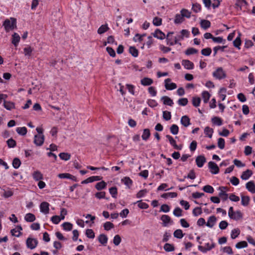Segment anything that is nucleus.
Segmentation results:
<instances>
[{
	"label": "nucleus",
	"instance_id": "nucleus-1",
	"mask_svg": "<svg viewBox=\"0 0 255 255\" xmlns=\"http://www.w3.org/2000/svg\"><path fill=\"white\" fill-rule=\"evenodd\" d=\"M3 26L6 32L13 30L16 27V20L14 18L11 17L4 20Z\"/></svg>",
	"mask_w": 255,
	"mask_h": 255
},
{
	"label": "nucleus",
	"instance_id": "nucleus-2",
	"mask_svg": "<svg viewBox=\"0 0 255 255\" xmlns=\"http://www.w3.org/2000/svg\"><path fill=\"white\" fill-rule=\"evenodd\" d=\"M213 76L216 79L222 80L225 78L227 76L225 71L222 67L217 68L215 71L213 72Z\"/></svg>",
	"mask_w": 255,
	"mask_h": 255
},
{
	"label": "nucleus",
	"instance_id": "nucleus-3",
	"mask_svg": "<svg viewBox=\"0 0 255 255\" xmlns=\"http://www.w3.org/2000/svg\"><path fill=\"white\" fill-rule=\"evenodd\" d=\"M173 32H168L166 36L167 44L169 45H173L178 43V41L180 40V39L177 36L174 37L173 38L170 37V35L173 34Z\"/></svg>",
	"mask_w": 255,
	"mask_h": 255
},
{
	"label": "nucleus",
	"instance_id": "nucleus-4",
	"mask_svg": "<svg viewBox=\"0 0 255 255\" xmlns=\"http://www.w3.org/2000/svg\"><path fill=\"white\" fill-rule=\"evenodd\" d=\"M26 244L28 248L32 250L36 247L38 244V241L34 238H28L26 240Z\"/></svg>",
	"mask_w": 255,
	"mask_h": 255
},
{
	"label": "nucleus",
	"instance_id": "nucleus-5",
	"mask_svg": "<svg viewBox=\"0 0 255 255\" xmlns=\"http://www.w3.org/2000/svg\"><path fill=\"white\" fill-rule=\"evenodd\" d=\"M219 190L220 197L224 201L226 200L228 198V195L226 192L229 190V188L225 186H220L219 187Z\"/></svg>",
	"mask_w": 255,
	"mask_h": 255
},
{
	"label": "nucleus",
	"instance_id": "nucleus-6",
	"mask_svg": "<svg viewBox=\"0 0 255 255\" xmlns=\"http://www.w3.org/2000/svg\"><path fill=\"white\" fill-rule=\"evenodd\" d=\"M44 141L43 134H37L34 136V143L37 146H41Z\"/></svg>",
	"mask_w": 255,
	"mask_h": 255
},
{
	"label": "nucleus",
	"instance_id": "nucleus-7",
	"mask_svg": "<svg viewBox=\"0 0 255 255\" xmlns=\"http://www.w3.org/2000/svg\"><path fill=\"white\" fill-rule=\"evenodd\" d=\"M208 166L209 169H210V171L212 174H218L219 172V168L217 165L213 161H210L208 163Z\"/></svg>",
	"mask_w": 255,
	"mask_h": 255
},
{
	"label": "nucleus",
	"instance_id": "nucleus-8",
	"mask_svg": "<svg viewBox=\"0 0 255 255\" xmlns=\"http://www.w3.org/2000/svg\"><path fill=\"white\" fill-rule=\"evenodd\" d=\"M166 137L168 139L170 144L174 147V149L177 150H181L182 146L181 145H178L176 144V142L174 139L170 135H166Z\"/></svg>",
	"mask_w": 255,
	"mask_h": 255
},
{
	"label": "nucleus",
	"instance_id": "nucleus-9",
	"mask_svg": "<svg viewBox=\"0 0 255 255\" xmlns=\"http://www.w3.org/2000/svg\"><path fill=\"white\" fill-rule=\"evenodd\" d=\"M165 87L166 90H172L177 88V85L174 83H170L171 79L167 78L165 80Z\"/></svg>",
	"mask_w": 255,
	"mask_h": 255
},
{
	"label": "nucleus",
	"instance_id": "nucleus-10",
	"mask_svg": "<svg viewBox=\"0 0 255 255\" xmlns=\"http://www.w3.org/2000/svg\"><path fill=\"white\" fill-rule=\"evenodd\" d=\"M40 211L45 214H47L49 211V204L46 202H43L40 205Z\"/></svg>",
	"mask_w": 255,
	"mask_h": 255
},
{
	"label": "nucleus",
	"instance_id": "nucleus-11",
	"mask_svg": "<svg viewBox=\"0 0 255 255\" xmlns=\"http://www.w3.org/2000/svg\"><path fill=\"white\" fill-rule=\"evenodd\" d=\"M206 161V159L204 155H199L196 158V163L199 167H202Z\"/></svg>",
	"mask_w": 255,
	"mask_h": 255
},
{
	"label": "nucleus",
	"instance_id": "nucleus-12",
	"mask_svg": "<svg viewBox=\"0 0 255 255\" xmlns=\"http://www.w3.org/2000/svg\"><path fill=\"white\" fill-rule=\"evenodd\" d=\"M152 34L154 37L160 40L164 39L165 38V34L158 29L155 30Z\"/></svg>",
	"mask_w": 255,
	"mask_h": 255
},
{
	"label": "nucleus",
	"instance_id": "nucleus-13",
	"mask_svg": "<svg viewBox=\"0 0 255 255\" xmlns=\"http://www.w3.org/2000/svg\"><path fill=\"white\" fill-rule=\"evenodd\" d=\"M247 190L252 193H255V185L253 181H250L246 184Z\"/></svg>",
	"mask_w": 255,
	"mask_h": 255
},
{
	"label": "nucleus",
	"instance_id": "nucleus-14",
	"mask_svg": "<svg viewBox=\"0 0 255 255\" xmlns=\"http://www.w3.org/2000/svg\"><path fill=\"white\" fill-rule=\"evenodd\" d=\"M231 219H233L234 220H239L243 218V214L240 211H237L234 212L231 215V217H229Z\"/></svg>",
	"mask_w": 255,
	"mask_h": 255
},
{
	"label": "nucleus",
	"instance_id": "nucleus-15",
	"mask_svg": "<svg viewBox=\"0 0 255 255\" xmlns=\"http://www.w3.org/2000/svg\"><path fill=\"white\" fill-rule=\"evenodd\" d=\"M58 177L61 179L63 178H68L70 179L73 181H76V178L75 176L67 173H60L58 175Z\"/></svg>",
	"mask_w": 255,
	"mask_h": 255
},
{
	"label": "nucleus",
	"instance_id": "nucleus-16",
	"mask_svg": "<svg viewBox=\"0 0 255 255\" xmlns=\"http://www.w3.org/2000/svg\"><path fill=\"white\" fill-rule=\"evenodd\" d=\"M182 64L186 69H192L194 67L193 63L188 60H183L182 61Z\"/></svg>",
	"mask_w": 255,
	"mask_h": 255
},
{
	"label": "nucleus",
	"instance_id": "nucleus-17",
	"mask_svg": "<svg viewBox=\"0 0 255 255\" xmlns=\"http://www.w3.org/2000/svg\"><path fill=\"white\" fill-rule=\"evenodd\" d=\"M252 174L253 172L250 169H247L242 173L241 177L243 180H248L252 175Z\"/></svg>",
	"mask_w": 255,
	"mask_h": 255
},
{
	"label": "nucleus",
	"instance_id": "nucleus-18",
	"mask_svg": "<svg viewBox=\"0 0 255 255\" xmlns=\"http://www.w3.org/2000/svg\"><path fill=\"white\" fill-rule=\"evenodd\" d=\"M180 122L181 124L185 127H187L190 125V120L187 116L182 117Z\"/></svg>",
	"mask_w": 255,
	"mask_h": 255
},
{
	"label": "nucleus",
	"instance_id": "nucleus-19",
	"mask_svg": "<svg viewBox=\"0 0 255 255\" xmlns=\"http://www.w3.org/2000/svg\"><path fill=\"white\" fill-rule=\"evenodd\" d=\"M216 222V218L214 216H212L208 218V221L206 223V226L212 228Z\"/></svg>",
	"mask_w": 255,
	"mask_h": 255
},
{
	"label": "nucleus",
	"instance_id": "nucleus-20",
	"mask_svg": "<svg viewBox=\"0 0 255 255\" xmlns=\"http://www.w3.org/2000/svg\"><path fill=\"white\" fill-rule=\"evenodd\" d=\"M161 220L163 222V226L166 227L167 226V224L171 222V218L170 217L167 215H163L161 217Z\"/></svg>",
	"mask_w": 255,
	"mask_h": 255
},
{
	"label": "nucleus",
	"instance_id": "nucleus-21",
	"mask_svg": "<svg viewBox=\"0 0 255 255\" xmlns=\"http://www.w3.org/2000/svg\"><path fill=\"white\" fill-rule=\"evenodd\" d=\"M108 237L105 234H101L98 237L99 242L103 246H106L108 242Z\"/></svg>",
	"mask_w": 255,
	"mask_h": 255
},
{
	"label": "nucleus",
	"instance_id": "nucleus-22",
	"mask_svg": "<svg viewBox=\"0 0 255 255\" xmlns=\"http://www.w3.org/2000/svg\"><path fill=\"white\" fill-rule=\"evenodd\" d=\"M3 106L7 110H11L15 108L14 103L9 101H4Z\"/></svg>",
	"mask_w": 255,
	"mask_h": 255
},
{
	"label": "nucleus",
	"instance_id": "nucleus-23",
	"mask_svg": "<svg viewBox=\"0 0 255 255\" xmlns=\"http://www.w3.org/2000/svg\"><path fill=\"white\" fill-rule=\"evenodd\" d=\"M25 220L27 222H32L36 219L35 216L32 213H27L25 215Z\"/></svg>",
	"mask_w": 255,
	"mask_h": 255
},
{
	"label": "nucleus",
	"instance_id": "nucleus-24",
	"mask_svg": "<svg viewBox=\"0 0 255 255\" xmlns=\"http://www.w3.org/2000/svg\"><path fill=\"white\" fill-rule=\"evenodd\" d=\"M140 82L143 86H149L153 83V80L151 78L145 77L141 80Z\"/></svg>",
	"mask_w": 255,
	"mask_h": 255
},
{
	"label": "nucleus",
	"instance_id": "nucleus-25",
	"mask_svg": "<svg viewBox=\"0 0 255 255\" xmlns=\"http://www.w3.org/2000/svg\"><path fill=\"white\" fill-rule=\"evenodd\" d=\"M185 19L181 14H176L175 16L174 22L175 24H180L184 21Z\"/></svg>",
	"mask_w": 255,
	"mask_h": 255
},
{
	"label": "nucleus",
	"instance_id": "nucleus-26",
	"mask_svg": "<svg viewBox=\"0 0 255 255\" xmlns=\"http://www.w3.org/2000/svg\"><path fill=\"white\" fill-rule=\"evenodd\" d=\"M122 182L125 184L128 188L131 186L132 181L128 177H125L122 179Z\"/></svg>",
	"mask_w": 255,
	"mask_h": 255
},
{
	"label": "nucleus",
	"instance_id": "nucleus-27",
	"mask_svg": "<svg viewBox=\"0 0 255 255\" xmlns=\"http://www.w3.org/2000/svg\"><path fill=\"white\" fill-rule=\"evenodd\" d=\"M109 28L107 24L102 25L98 29L97 32L99 34H102L109 30Z\"/></svg>",
	"mask_w": 255,
	"mask_h": 255
},
{
	"label": "nucleus",
	"instance_id": "nucleus-28",
	"mask_svg": "<svg viewBox=\"0 0 255 255\" xmlns=\"http://www.w3.org/2000/svg\"><path fill=\"white\" fill-rule=\"evenodd\" d=\"M200 25L202 28L207 29L210 27L211 23L209 20L204 19L201 20Z\"/></svg>",
	"mask_w": 255,
	"mask_h": 255
},
{
	"label": "nucleus",
	"instance_id": "nucleus-29",
	"mask_svg": "<svg viewBox=\"0 0 255 255\" xmlns=\"http://www.w3.org/2000/svg\"><path fill=\"white\" fill-rule=\"evenodd\" d=\"M20 38V36L17 33H14V34L12 36V44H13L15 46H17L19 43Z\"/></svg>",
	"mask_w": 255,
	"mask_h": 255
},
{
	"label": "nucleus",
	"instance_id": "nucleus-30",
	"mask_svg": "<svg viewBox=\"0 0 255 255\" xmlns=\"http://www.w3.org/2000/svg\"><path fill=\"white\" fill-rule=\"evenodd\" d=\"M32 176L33 179L36 181H38L43 179V175L39 171H34L32 174Z\"/></svg>",
	"mask_w": 255,
	"mask_h": 255
},
{
	"label": "nucleus",
	"instance_id": "nucleus-31",
	"mask_svg": "<svg viewBox=\"0 0 255 255\" xmlns=\"http://www.w3.org/2000/svg\"><path fill=\"white\" fill-rule=\"evenodd\" d=\"M150 135V132L149 129L148 128H145L143 130L141 137L143 140H146L148 139Z\"/></svg>",
	"mask_w": 255,
	"mask_h": 255
},
{
	"label": "nucleus",
	"instance_id": "nucleus-32",
	"mask_svg": "<svg viewBox=\"0 0 255 255\" xmlns=\"http://www.w3.org/2000/svg\"><path fill=\"white\" fill-rule=\"evenodd\" d=\"M250 198L248 196H241V203L242 205L247 206L249 205Z\"/></svg>",
	"mask_w": 255,
	"mask_h": 255
},
{
	"label": "nucleus",
	"instance_id": "nucleus-33",
	"mask_svg": "<svg viewBox=\"0 0 255 255\" xmlns=\"http://www.w3.org/2000/svg\"><path fill=\"white\" fill-rule=\"evenodd\" d=\"M162 100H163V104L168 106H172L173 104V101L167 96H163L162 97Z\"/></svg>",
	"mask_w": 255,
	"mask_h": 255
},
{
	"label": "nucleus",
	"instance_id": "nucleus-34",
	"mask_svg": "<svg viewBox=\"0 0 255 255\" xmlns=\"http://www.w3.org/2000/svg\"><path fill=\"white\" fill-rule=\"evenodd\" d=\"M180 13L184 18L186 17L189 18L191 17V12L187 9H182L180 11Z\"/></svg>",
	"mask_w": 255,
	"mask_h": 255
},
{
	"label": "nucleus",
	"instance_id": "nucleus-35",
	"mask_svg": "<svg viewBox=\"0 0 255 255\" xmlns=\"http://www.w3.org/2000/svg\"><path fill=\"white\" fill-rule=\"evenodd\" d=\"M173 236L175 238L177 239H181L184 236V234L181 229H177L173 233Z\"/></svg>",
	"mask_w": 255,
	"mask_h": 255
},
{
	"label": "nucleus",
	"instance_id": "nucleus-36",
	"mask_svg": "<svg viewBox=\"0 0 255 255\" xmlns=\"http://www.w3.org/2000/svg\"><path fill=\"white\" fill-rule=\"evenodd\" d=\"M177 196V194L175 192H169L166 193H164L161 195V197L163 198H175Z\"/></svg>",
	"mask_w": 255,
	"mask_h": 255
},
{
	"label": "nucleus",
	"instance_id": "nucleus-37",
	"mask_svg": "<svg viewBox=\"0 0 255 255\" xmlns=\"http://www.w3.org/2000/svg\"><path fill=\"white\" fill-rule=\"evenodd\" d=\"M129 52L131 54L132 56L134 57H137L138 55V50L133 46H130L129 48Z\"/></svg>",
	"mask_w": 255,
	"mask_h": 255
},
{
	"label": "nucleus",
	"instance_id": "nucleus-38",
	"mask_svg": "<svg viewBox=\"0 0 255 255\" xmlns=\"http://www.w3.org/2000/svg\"><path fill=\"white\" fill-rule=\"evenodd\" d=\"M192 10L195 13L200 12L201 10V6L199 3H195L192 4Z\"/></svg>",
	"mask_w": 255,
	"mask_h": 255
},
{
	"label": "nucleus",
	"instance_id": "nucleus-39",
	"mask_svg": "<svg viewBox=\"0 0 255 255\" xmlns=\"http://www.w3.org/2000/svg\"><path fill=\"white\" fill-rule=\"evenodd\" d=\"M106 185V183L104 181H102L101 182H98L96 184L95 188L98 190H101L105 188Z\"/></svg>",
	"mask_w": 255,
	"mask_h": 255
},
{
	"label": "nucleus",
	"instance_id": "nucleus-40",
	"mask_svg": "<svg viewBox=\"0 0 255 255\" xmlns=\"http://www.w3.org/2000/svg\"><path fill=\"white\" fill-rule=\"evenodd\" d=\"M240 230L239 229H238V228L234 229L231 232V237L232 239H235L237 237H238V236L240 235Z\"/></svg>",
	"mask_w": 255,
	"mask_h": 255
},
{
	"label": "nucleus",
	"instance_id": "nucleus-41",
	"mask_svg": "<svg viewBox=\"0 0 255 255\" xmlns=\"http://www.w3.org/2000/svg\"><path fill=\"white\" fill-rule=\"evenodd\" d=\"M212 123L216 125L220 126L222 125V121L220 118L218 117H214L212 119Z\"/></svg>",
	"mask_w": 255,
	"mask_h": 255
},
{
	"label": "nucleus",
	"instance_id": "nucleus-42",
	"mask_svg": "<svg viewBox=\"0 0 255 255\" xmlns=\"http://www.w3.org/2000/svg\"><path fill=\"white\" fill-rule=\"evenodd\" d=\"M163 248L166 252H168L174 251L175 250V248L173 245L168 243H166L164 245Z\"/></svg>",
	"mask_w": 255,
	"mask_h": 255
},
{
	"label": "nucleus",
	"instance_id": "nucleus-43",
	"mask_svg": "<svg viewBox=\"0 0 255 255\" xmlns=\"http://www.w3.org/2000/svg\"><path fill=\"white\" fill-rule=\"evenodd\" d=\"M247 4V2L246 0H236L235 5L239 7L240 9H242L243 6L246 5Z\"/></svg>",
	"mask_w": 255,
	"mask_h": 255
},
{
	"label": "nucleus",
	"instance_id": "nucleus-44",
	"mask_svg": "<svg viewBox=\"0 0 255 255\" xmlns=\"http://www.w3.org/2000/svg\"><path fill=\"white\" fill-rule=\"evenodd\" d=\"M60 158L64 160L67 161L70 159L71 155L68 153L62 152L59 155Z\"/></svg>",
	"mask_w": 255,
	"mask_h": 255
},
{
	"label": "nucleus",
	"instance_id": "nucleus-45",
	"mask_svg": "<svg viewBox=\"0 0 255 255\" xmlns=\"http://www.w3.org/2000/svg\"><path fill=\"white\" fill-rule=\"evenodd\" d=\"M171 133L174 135H176L178 133L179 128L176 125H172L170 128Z\"/></svg>",
	"mask_w": 255,
	"mask_h": 255
},
{
	"label": "nucleus",
	"instance_id": "nucleus-46",
	"mask_svg": "<svg viewBox=\"0 0 255 255\" xmlns=\"http://www.w3.org/2000/svg\"><path fill=\"white\" fill-rule=\"evenodd\" d=\"M205 134L209 138H211L213 133V129L208 127H206L204 129Z\"/></svg>",
	"mask_w": 255,
	"mask_h": 255
},
{
	"label": "nucleus",
	"instance_id": "nucleus-47",
	"mask_svg": "<svg viewBox=\"0 0 255 255\" xmlns=\"http://www.w3.org/2000/svg\"><path fill=\"white\" fill-rule=\"evenodd\" d=\"M192 102L193 105L194 107H197L200 106L201 103V99L199 97H193L192 99Z\"/></svg>",
	"mask_w": 255,
	"mask_h": 255
},
{
	"label": "nucleus",
	"instance_id": "nucleus-48",
	"mask_svg": "<svg viewBox=\"0 0 255 255\" xmlns=\"http://www.w3.org/2000/svg\"><path fill=\"white\" fill-rule=\"evenodd\" d=\"M202 98L203 99L204 102L206 103L208 102L210 98V94L207 91H204L202 93Z\"/></svg>",
	"mask_w": 255,
	"mask_h": 255
},
{
	"label": "nucleus",
	"instance_id": "nucleus-49",
	"mask_svg": "<svg viewBox=\"0 0 255 255\" xmlns=\"http://www.w3.org/2000/svg\"><path fill=\"white\" fill-rule=\"evenodd\" d=\"M217 143L218 146L220 149H223L225 148V141L224 138L221 137L218 138Z\"/></svg>",
	"mask_w": 255,
	"mask_h": 255
},
{
	"label": "nucleus",
	"instance_id": "nucleus-50",
	"mask_svg": "<svg viewBox=\"0 0 255 255\" xmlns=\"http://www.w3.org/2000/svg\"><path fill=\"white\" fill-rule=\"evenodd\" d=\"M16 131L19 134L22 135H24L27 133V129L25 127L17 128Z\"/></svg>",
	"mask_w": 255,
	"mask_h": 255
},
{
	"label": "nucleus",
	"instance_id": "nucleus-51",
	"mask_svg": "<svg viewBox=\"0 0 255 255\" xmlns=\"http://www.w3.org/2000/svg\"><path fill=\"white\" fill-rule=\"evenodd\" d=\"M20 164H21V161L19 158H14V159L13 160V161H12V166L14 168L17 169L18 168H19Z\"/></svg>",
	"mask_w": 255,
	"mask_h": 255
},
{
	"label": "nucleus",
	"instance_id": "nucleus-52",
	"mask_svg": "<svg viewBox=\"0 0 255 255\" xmlns=\"http://www.w3.org/2000/svg\"><path fill=\"white\" fill-rule=\"evenodd\" d=\"M104 229L106 231H109L110 230L113 229L114 227V224L110 222H106L104 224Z\"/></svg>",
	"mask_w": 255,
	"mask_h": 255
},
{
	"label": "nucleus",
	"instance_id": "nucleus-53",
	"mask_svg": "<svg viewBox=\"0 0 255 255\" xmlns=\"http://www.w3.org/2000/svg\"><path fill=\"white\" fill-rule=\"evenodd\" d=\"M203 190L204 192L208 193H213L214 191L213 187L209 185L204 186Z\"/></svg>",
	"mask_w": 255,
	"mask_h": 255
},
{
	"label": "nucleus",
	"instance_id": "nucleus-54",
	"mask_svg": "<svg viewBox=\"0 0 255 255\" xmlns=\"http://www.w3.org/2000/svg\"><path fill=\"white\" fill-rule=\"evenodd\" d=\"M181 35H179L178 36L179 39H180V40L181 39H183L184 38V36H185L186 37H188L189 35V32L186 29H183L181 31Z\"/></svg>",
	"mask_w": 255,
	"mask_h": 255
},
{
	"label": "nucleus",
	"instance_id": "nucleus-55",
	"mask_svg": "<svg viewBox=\"0 0 255 255\" xmlns=\"http://www.w3.org/2000/svg\"><path fill=\"white\" fill-rule=\"evenodd\" d=\"M173 214L176 217H181L182 216V210L179 207L176 208L173 211Z\"/></svg>",
	"mask_w": 255,
	"mask_h": 255
},
{
	"label": "nucleus",
	"instance_id": "nucleus-56",
	"mask_svg": "<svg viewBox=\"0 0 255 255\" xmlns=\"http://www.w3.org/2000/svg\"><path fill=\"white\" fill-rule=\"evenodd\" d=\"M248 247V243L246 241H241L238 243L236 245V248L237 249H241Z\"/></svg>",
	"mask_w": 255,
	"mask_h": 255
},
{
	"label": "nucleus",
	"instance_id": "nucleus-57",
	"mask_svg": "<svg viewBox=\"0 0 255 255\" xmlns=\"http://www.w3.org/2000/svg\"><path fill=\"white\" fill-rule=\"evenodd\" d=\"M86 235L88 238L90 239H94L95 238V233L92 229L86 230Z\"/></svg>",
	"mask_w": 255,
	"mask_h": 255
},
{
	"label": "nucleus",
	"instance_id": "nucleus-58",
	"mask_svg": "<svg viewBox=\"0 0 255 255\" xmlns=\"http://www.w3.org/2000/svg\"><path fill=\"white\" fill-rule=\"evenodd\" d=\"M198 50L194 48H188L186 51L185 52V54L187 55L194 54L198 53Z\"/></svg>",
	"mask_w": 255,
	"mask_h": 255
},
{
	"label": "nucleus",
	"instance_id": "nucleus-59",
	"mask_svg": "<svg viewBox=\"0 0 255 255\" xmlns=\"http://www.w3.org/2000/svg\"><path fill=\"white\" fill-rule=\"evenodd\" d=\"M136 203L137 204L138 207L140 209H146L148 207V204L146 203L142 202L141 200L137 201Z\"/></svg>",
	"mask_w": 255,
	"mask_h": 255
},
{
	"label": "nucleus",
	"instance_id": "nucleus-60",
	"mask_svg": "<svg viewBox=\"0 0 255 255\" xmlns=\"http://www.w3.org/2000/svg\"><path fill=\"white\" fill-rule=\"evenodd\" d=\"M121 241H122V239H121V237L120 236V235H117L114 237V240H113V243L114 244V245L115 246L119 245L121 243Z\"/></svg>",
	"mask_w": 255,
	"mask_h": 255
},
{
	"label": "nucleus",
	"instance_id": "nucleus-61",
	"mask_svg": "<svg viewBox=\"0 0 255 255\" xmlns=\"http://www.w3.org/2000/svg\"><path fill=\"white\" fill-rule=\"evenodd\" d=\"M63 227L65 230L71 231L72 229L73 225L69 222H65L62 224Z\"/></svg>",
	"mask_w": 255,
	"mask_h": 255
},
{
	"label": "nucleus",
	"instance_id": "nucleus-62",
	"mask_svg": "<svg viewBox=\"0 0 255 255\" xmlns=\"http://www.w3.org/2000/svg\"><path fill=\"white\" fill-rule=\"evenodd\" d=\"M152 22L155 26H160L162 24V19L158 17H155L153 19Z\"/></svg>",
	"mask_w": 255,
	"mask_h": 255
},
{
	"label": "nucleus",
	"instance_id": "nucleus-63",
	"mask_svg": "<svg viewBox=\"0 0 255 255\" xmlns=\"http://www.w3.org/2000/svg\"><path fill=\"white\" fill-rule=\"evenodd\" d=\"M211 52L212 50L210 48H204L201 50L202 54L206 56H209L211 54Z\"/></svg>",
	"mask_w": 255,
	"mask_h": 255
},
{
	"label": "nucleus",
	"instance_id": "nucleus-64",
	"mask_svg": "<svg viewBox=\"0 0 255 255\" xmlns=\"http://www.w3.org/2000/svg\"><path fill=\"white\" fill-rule=\"evenodd\" d=\"M163 118L166 121H169L171 118V113L167 111L163 112Z\"/></svg>",
	"mask_w": 255,
	"mask_h": 255
}]
</instances>
